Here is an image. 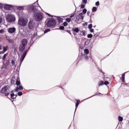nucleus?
Listing matches in <instances>:
<instances>
[{
  "label": "nucleus",
  "instance_id": "obj_9",
  "mask_svg": "<svg viewBox=\"0 0 129 129\" xmlns=\"http://www.w3.org/2000/svg\"><path fill=\"white\" fill-rule=\"evenodd\" d=\"M76 19H77V20H80V19L83 20V19H84V17H83V14L82 13H80L79 16H76Z\"/></svg>",
  "mask_w": 129,
  "mask_h": 129
},
{
  "label": "nucleus",
  "instance_id": "obj_44",
  "mask_svg": "<svg viewBox=\"0 0 129 129\" xmlns=\"http://www.w3.org/2000/svg\"><path fill=\"white\" fill-rule=\"evenodd\" d=\"M101 83V84H100L99 85L100 86V85H103V81H101L100 82Z\"/></svg>",
  "mask_w": 129,
  "mask_h": 129
},
{
  "label": "nucleus",
  "instance_id": "obj_34",
  "mask_svg": "<svg viewBox=\"0 0 129 129\" xmlns=\"http://www.w3.org/2000/svg\"><path fill=\"white\" fill-rule=\"evenodd\" d=\"M74 16H75V14H72V15L70 16V19H72V18H73V17H74Z\"/></svg>",
  "mask_w": 129,
  "mask_h": 129
},
{
  "label": "nucleus",
  "instance_id": "obj_18",
  "mask_svg": "<svg viewBox=\"0 0 129 129\" xmlns=\"http://www.w3.org/2000/svg\"><path fill=\"white\" fill-rule=\"evenodd\" d=\"M97 11V8L96 7H93L92 11L93 12V13H94L95 12H96Z\"/></svg>",
  "mask_w": 129,
  "mask_h": 129
},
{
  "label": "nucleus",
  "instance_id": "obj_19",
  "mask_svg": "<svg viewBox=\"0 0 129 129\" xmlns=\"http://www.w3.org/2000/svg\"><path fill=\"white\" fill-rule=\"evenodd\" d=\"M7 39L9 43H13V40L10 39L9 37H7Z\"/></svg>",
  "mask_w": 129,
  "mask_h": 129
},
{
  "label": "nucleus",
  "instance_id": "obj_16",
  "mask_svg": "<svg viewBox=\"0 0 129 129\" xmlns=\"http://www.w3.org/2000/svg\"><path fill=\"white\" fill-rule=\"evenodd\" d=\"M73 30L75 33H78L79 32V29L78 28H74Z\"/></svg>",
  "mask_w": 129,
  "mask_h": 129
},
{
  "label": "nucleus",
  "instance_id": "obj_35",
  "mask_svg": "<svg viewBox=\"0 0 129 129\" xmlns=\"http://www.w3.org/2000/svg\"><path fill=\"white\" fill-rule=\"evenodd\" d=\"M104 84H105V85H108V84H109V83L108 81H105V82H104Z\"/></svg>",
  "mask_w": 129,
  "mask_h": 129
},
{
  "label": "nucleus",
  "instance_id": "obj_11",
  "mask_svg": "<svg viewBox=\"0 0 129 129\" xmlns=\"http://www.w3.org/2000/svg\"><path fill=\"white\" fill-rule=\"evenodd\" d=\"M25 48H26V46H25V45H21L19 47V51L22 52V51L25 50Z\"/></svg>",
  "mask_w": 129,
  "mask_h": 129
},
{
  "label": "nucleus",
  "instance_id": "obj_24",
  "mask_svg": "<svg viewBox=\"0 0 129 129\" xmlns=\"http://www.w3.org/2000/svg\"><path fill=\"white\" fill-rule=\"evenodd\" d=\"M83 4H84V5H86L87 4V0H82Z\"/></svg>",
  "mask_w": 129,
  "mask_h": 129
},
{
  "label": "nucleus",
  "instance_id": "obj_46",
  "mask_svg": "<svg viewBox=\"0 0 129 129\" xmlns=\"http://www.w3.org/2000/svg\"><path fill=\"white\" fill-rule=\"evenodd\" d=\"M2 21H3V19L0 17V24L2 23Z\"/></svg>",
  "mask_w": 129,
  "mask_h": 129
},
{
  "label": "nucleus",
  "instance_id": "obj_7",
  "mask_svg": "<svg viewBox=\"0 0 129 129\" xmlns=\"http://www.w3.org/2000/svg\"><path fill=\"white\" fill-rule=\"evenodd\" d=\"M26 55H27V51H25L22 55L20 58V64H22V63H23V61H24V59H25Z\"/></svg>",
  "mask_w": 129,
  "mask_h": 129
},
{
  "label": "nucleus",
  "instance_id": "obj_42",
  "mask_svg": "<svg viewBox=\"0 0 129 129\" xmlns=\"http://www.w3.org/2000/svg\"><path fill=\"white\" fill-rule=\"evenodd\" d=\"M82 34H83V36H85V31H83Z\"/></svg>",
  "mask_w": 129,
  "mask_h": 129
},
{
  "label": "nucleus",
  "instance_id": "obj_1",
  "mask_svg": "<svg viewBox=\"0 0 129 129\" xmlns=\"http://www.w3.org/2000/svg\"><path fill=\"white\" fill-rule=\"evenodd\" d=\"M34 13V18L36 21L38 22L43 20V13L39 12L38 10H33Z\"/></svg>",
  "mask_w": 129,
  "mask_h": 129
},
{
  "label": "nucleus",
  "instance_id": "obj_6",
  "mask_svg": "<svg viewBox=\"0 0 129 129\" xmlns=\"http://www.w3.org/2000/svg\"><path fill=\"white\" fill-rule=\"evenodd\" d=\"M29 28L31 30H33V28H35V22L31 20L29 23Z\"/></svg>",
  "mask_w": 129,
  "mask_h": 129
},
{
  "label": "nucleus",
  "instance_id": "obj_27",
  "mask_svg": "<svg viewBox=\"0 0 129 129\" xmlns=\"http://www.w3.org/2000/svg\"><path fill=\"white\" fill-rule=\"evenodd\" d=\"M87 12V10H86V9H84L83 10V13L84 14H86V13Z\"/></svg>",
  "mask_w": 129,
  "mask_h": 129
},
{
  "label": "nucleus",
  "instance_id": "obj_52",
  "mask_svg": "<svg viewBox=\"0 0 129 129\" xmlns=\"http://www.w3.org/2000/svg\"><path fill=\"white\" fill-rule=\"evenodd\" d=\"M0 59H2V57L0 56Z\"/></svg>",
  "mask_w": 129,
  "mask_h": 129
},
{
  "label": "nucleus",
  "instance_id": "obj_29",
  "mask_svg": "<svg viewBox=\"0 0 129 129\" xmlns=\"http://www.w3.org/2000/svg\"><path fill=\"white\" fill-rule=\"evenodd\" d=\"M18 95L19 96H22V95H23V93L22 92H18Z\"/></svg>",
  "mask_w": 129,
  "mask_h": 129
},
{
  "label": "nucleus",
  "instance_id": "obj_40",
  "mask_svg": "<svg viewBox=\"0 0 129 129\" xmlns=\"http://www.w3.org/2000/svg\"><path fill=\"white\" fill-rule=\"evenodd\" d=\"M87 16H89L90 15V12L88 11L87 13Z\"/></svg>",
  "mask_w": 129,
  "mask_h": 129
},
{
  "label": "nucleus",
  "instance_id": "obj_3",
  "mask_svg": "<svg viewBox=\"0 0 129 129\" xmlns=\"http://www.w3.org/2000/svg\"><path fill=\"white\" fill-rule=\"evenodd\" d=\"M19 24L22 27H25L28 24V20L26 19H24L23 18H20L19 19Z\"/></svg>",
  "mask_w": 129,
  "mask_h": 129
},
{
  "label": "nucleus",
  "instance_id": "obj_2",
  "mask_svg": "<svg viewBox=\"0 0 129 129\" xmlns=\"http://www.w3.org/2000/svg\"><path fill=\"white\" fill-rule=\"evenodd\" d=\"M6 21L8 23H12L13 22H15L16 21V17H15V16L11 14H8L6 16Z\"/></svg>",
  "mask_w": 129,
  "mask_h": 129
},
{
  "label": "nucleus",
  "instance_id": "obj_41",
  "mask_svg": "<svg viewBox=\"0 0 129 129\" xmlns=\"http://www.w3.org/2000/svg\"><path fill=\"white\" fill-rule=\"evenodd\" d=\"M5 32V30L4 29L0 30V33H4Z\"/></svg>",
  "mask_w": 129,
  "mask_h": 129
},
{
  "label": "nucleus",
  "instance_id": "obj_26",
  "mask_svg": "<svg viewBox=\"0 0 129 129\" xmlns=\"http://www.w3.org/2000/svg\"><path fill=\"white\" fill-rule=\"evenodd\" d=\"M8 54H5L3 57V59L5 61V59H6V57H7V55Z\"/></svg>",
  "mask_w": 129,
  "mask_h": 129
},
{
  "label": "nucleus",
  "instance_id": "obj_21",
  "mask_svg": "<svg viewBox=\"0 0 129 129\" xmlns=\"http://www.w3.org/2000/svg\"><path fill=\"white\" fill-rule=\"evenodd\" d=\"M125 75L124 74H123L121 77V80L123 82H124V76Z\"/></svg>",
  "mask_w": 129,
  "mask_h": 129
},
{
  "label": "nucleus",
  "instance_id": "obj_43",
  "mask_svg": "<svg viewBox=\"0 0 129 129\" xmlns=\"http://www.w3.org/2000/svg\"><path fill=\"white\" fill-rule=\"evenodd\" d=\"M12 64L13 65H15V61L12 60Z\"/></svg>",
  "mask_w": 129,
  "mask_h": 129
},
{
  "label": "nucleus",
  "instance_id": "obj_30",
  "mask_svg": "<svg viewBox=\"0 0 129 129\" xmlns=\"http://www.w3.org/2000/svg\"><path fill=\"white\" fill-rule=\"evenodd\" d=\"M81 9H84V8H85V5L82 4L81 6Z\"/></svg>",
  "mask_w": 129,
  "mask_h": 129
},
{
  "label": "nucleus",
  "instance_id": "obj_23",
  "mask_svg": "<svg viewBox=\"0 0 129 129\" xmlns=\"http://www.w3.org/2000/svg\"><path fill=\"white\" fill-rule=\"evenodd\" d=\"M84 52L85 53H86V54H88L89 53V50H88V49H85L84 50Z\"/></svg>",
  "mask_w": 129,
  "mask_h": 129
},
{
  "label": "nucleus",
  "instance_id": "obj_32",
  "mask_svg": "<svg viewBox=\"0 0 129 129\" xmlns=\"http://www.w3.org/2000/svg\"><path fill=\"white\" fill-rule=\"evenodd\" d=\"M48 32H50V29H48L44 31V33H48Z\"/></svg>",
  "mask_w": 129,
  "mask_h": 129
},
{
  "label": "nucleus",
  "instance_id": "obj_17",
  "mask_svg": "<svg viewBox=\"0 0 129 129\" xmlns=\"http://www.w3.org/2000/svg\"><path fill=\"white\" fill-rule=\"evenodd\" d=\"M11 98H12V99H14V98H15L14 97L15 96V94H14V92L12 91L11 92Z\"/></svg>",
  "mask_w": 129,
  "mask_h": 129
},
{
  "label": "nucleus",
  "instance_id": "obj_5",
  "mask_svg": "<svg viewBox=\"0 0 129 129\" xmlns=\"http://www.w3.org/2000/svg\"><path fill=\"white\" fill-rule=\"evenodd\" d=\"M56 25V21L53 19H50L46 23V25L47 27H53V26H55Z\"/></svg>",
  "mask_w": 129,
  "mask_h": 129
},
{
  "label": "nucleus",
  "instance_id": "obj_38",
  "mask_svg": "<svg viewBox=\"0 0 129 129\" xmlns=\"http://www.w3.org/2000/svg\"><path fill=\"white\" fill-rule=\"evenodd\" d=\"M90 31L91 32V33H93V32L94 31V30H93V29H90Z\"/></svg>",
  "mask_w": 129,
  "mask_h": 129
},
{
  "label": "nucleus",
  "instance_id": "obj_48",
  "mask_svg": "<svg viewBox=\"0 0 129 129\" xmlns=\"http://www.w3.org/2000/svg\"><path fill=\"white\" fill-rule=\"evenodd\" d=\"M1 54H4V53H3V51H0V55H1Z\"/></svg>",
  "mask_w": 129,
  "mask_h": 129
},
{
  "label": "nucleus",
  "instance_id": "obj_49",
  "mask_svg": "<svg viewBox=\"0 0 129 129\" xmlns=\"http://www.w3.org/2000/svg\"><path fill=\"white\" fill-rule=\"evenodd\" d=\"M0 50H2V46L0 45Z\"/></svg>",
  "mask_w": 129,
  "mask_h": 129
},
{
  "label": "nucleus",
  "instance_id": "obj_22",
  "mask_svg": "<svg viewBox=\"0 0 129 129\" xmlns=\"http://www.w3.org/2000/svg\"><path fill=\"white\" fill-rule=\"evenodd\" d=\"M66 21L68 22V23H70L71 22V18H68L66 19Z\"/></svg>",
  "mask_w": 129,
  "mask_h": 129
},
{
  "label": "nucleus",
  "instance_id": "obj_10",
  "mask_svg": "<svg viewBox=\"0 0 129 129\" xmlns=\"http://www.w3.org/2000/svg\"><path fill=\"white\" fill-rule=\"evenodd\" d=\"M22 45L26 46V45L28 44V40L26 39H24L22 40Z\"/></svg>",
  "mask_w": 129,
  "mask_h": 129
},
{
  "label": "nucleus",
  "instance_id": "obj_20",
  "mask_svg": "<svg viewBox=\"0 0 129 129\" xmlns=\"http://www.w3.org/2000/svg\"><path fill=\"white\" fill-rule=\"evenodd\" d=\"M118 119L119 121H122V120H123V118H122L121 116H119Z\"/></svg>",
  "mask_w": 129,
  "mask_h": 129
},
{
  "label": "nucleus",
  "instance_id": "obj_8",
  "mask_svg": "<svg viewBox=\"0 0 129 129\" xmlns=\"http://www.w3.org/2000/svg\"><path fill=\"white\" fill-rule=\"evenodd\" d=\"M8 32L10 34H13V33H15L16 32V28L13 27V28H10L8 29Z\"/></svg>",
  "mask_w": 129,
  "mask_h": 129
},
{
  "label": "nucleus",
  "instance_id": "obj_15",
  "mask_svg": "<svg viewBox=\"0 0 129 129\" xmlns=\"http://www.w3.org/2000/svg\"><path fill=\"white\" fill-rule=\"evenodd\" d=\"M80 103V100H77V103L76 104V109L78 107V105H79V103Z\"/></svg>",
  "mask_w": 129,
  "mask_h": 129
},
{
  "label": "nucleus",
  "instance_id": "obj_28",
  "mask_svg": "<svg viewBox=\"0 0 129 129\" xmlns=\"http://www.w3.org/2000/svg\"><path fill=\"white\" fill-rule=\"evenodd\" d=\"M87 37L88 38H92V37H93V35H92V34H90L88 35Z\"/></svg>",
  "mask_w": 129,
  "mask_h": 129
},
{
  "label": "nucleus",
  "instance_id": "obj_12",
  "mask_svg": "<svg viewBox=\"0 0 129 129\" xmlns=\"http://www.w3.org/2000/svg\"><path fill=\"white\" fill-rule=\"evenodd\" d=\"M23 88L22 86H20L19 87H17L16 89L15 90L16 92H18L19 90H23Z\"/></svg>",
  "mask_w": 129,
  "mask_h": 129
},
{
  "label": "nucleus",
  "instance_id": "obj_13",
  "mask_svg": "<svg viewBox=\"0 0 129 129\" xmlns=\"http://www.w3.org/2000/svg\"><path fill=\"white\" fill-rule=\"evenodd\" d=\"M8 50V46H5L3 47V51H2V54H4V53Z\"/></svg>",
  "mask_w": 129,
  "mask_h": 129
},
{
  "label": "nucleus",
  "instance_id": "obj_33",
  "mask_svg": "<svg viewBox=\"0 0 129 129\" xmlns=\"http://www.w3.org/2000/svg\"><path fill=\"white\" fill-rule=\"evenodd\" d=\"M18 10H24V7H19L18 8Z\"/></svg>",
  "mask_w": 129,
  "mask_h": 129
},
{
  "label": "nucleus",
  "instance_id": "obj_37",
  "mask_svg": "<svg viewBox=\"0 0 129 129\" xmlns=\"http://www.w3.org/2000/svg\"><path fill=\"white\" fill-rule=\"evenodd\" d=\"M96 6H99V2H97L95 3Z\"/></svg>",
  "mask_w": 129,
  "mask_h": 129
},
{
  "label": "nucleus",
  "instance_id": "obj_14",
  "mask_svg": "<svg viewBox=\"0 0 129 129\" xmlns=\"http://www.w3.org/2000/svg\"><path fill=\"white\" fill-rule=\"evenodd\" d=\"M21 84V82L20 81V79L18 78L16 81V85L19 86Z\"/></svg>",
  "mask_w": 129,
  "mask_h": 129
},
{
  "label": "nucleus",
  "instance_id": "obj_45",
  "mask_svg": "<svg viewBox=\"0 0 129 129\" xmlns=\"http://www.w3.org/2000/svg\"><path fill=\"white\" fill-rule=\"evenodd\" d=\"M0 9H3V5L0 4Z\"/></svg>",
  "mask_w": 129,
  "mask_h": 129
},
{
  "label": "nucleus",
  "instance_id": "obj_39",
  "mask_svg": "<svg viewBox=\"0 0 129 129\" xmlns=\"http://www.w3.org/2000/svg\"><path fill=\"white\" fill-rule=\"evenodd\" d=\"M59 29H60V30H63L64 29V27H63V26H60L59 27Z\"/></svg>",
  "mask_w": 129,
  "mask_h": 129
},
{
  "label": "nucleus",
  "instance_id": "obj_31",
  "mask_svg": "<svg viewBox=\"0 0 129 129\" xmlns=\"http://www.w3.org/2000/svg\"><path fill=\"white\" fill-rule=\"evenodd\" d=\"M9 7L10 6L7 5V6L5 7V8L6 9V10H9V9H10Z\"/></svg>",
  "mask_w": 129,
  "mask_h": 129
},
{
  "label": "nucleus",
  "instance_id": "obj_51",
  "mask_svg": "<svg viewBox=\"0 0 129 129\" xmlns=\"http://www.w3.org/2000/svg\"><path fill=\"white\" fill-rule=\"evenodd\" d=\"M48 15L49 16V17H50V14H48Z\"/></svg>",
  "mask_w": 129,
  "mask_h": 129
},
{
  "label": "nucleus",
  "instance_id": "obj_47",
  "mask_svg": "<svg viewBox=\"0 0 129 129\" xmlns=\"http://www.w3.org/2000/svg\"><path fill=\"white\" fill-rule=\"evenodd\" d=\"M85 58L86 60H87L88 59V56H86Z\"/></svg>",
  "mask_w": 129,
  "mask_h": 129
},
{
  "label": "nucleus",
  "instance_id": "obj_4",
  "mask_svg": "<svg viewBox=\"0 0 129 129\" xmlns=\"http://www.w3.org/2000/svg\"><path fill=\"white\" fill-rule=\"evenodd\" d=\"M1 92L5 94L6 96H8L10 95V90H9V88L7 86L3 88L1 90Z\"/></svg>",
  "mask_w": 129,
  "mask_h": 129
},
{
  "label": "nucleus",
  "instance_id": "obj_25",
  "mask_svg": "<svg viewBox=\"0 0 129 129\" xmlns=\"http://www.w3.org/2000/svg\"><path fill=\"white\" fill-rule=\"evenodd\" d=\"M63 26L64 27H67V26H68V23H67V22H64L63 23Z\"/></svg>",
  "mask_w": 129,
  "mask_h": 129
},
{
  "label": "nucleus",
  "instance_id": "obj_50",
  "mask_svg": "<svg viewBox=\"0 0 129 129\" xmlns=\"http://www.w3.org/2000/svg\"><path fill=\"white\" fill-rule=\"evenodd\" d=\"M0 41H2V38H0Z\"/></svg>",
  "mask_w": 129,
  "mask_h": 129
},
{
  "label": "nucleus",
  "instance_id": "obj_36",
  "mask_svg": "<svg viewBox=\"0 0 129 129\" xmlns=\"http://www.w3.org/2000/svg\"><path fill=\"white\" fill-rule=\"evenodd\" d=\"M88 27H89V29H92V24L89 25Z\"/></svg>",
  "mask_w": 129,
  "mask_h": 129
}]
</instances>
